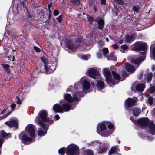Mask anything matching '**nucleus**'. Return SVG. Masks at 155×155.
I'll return each instance as SVG.
<instances>
[{"instance_id":"obj_18","label":"nucleus","mask_w":155,"mask_h":155,"mask_svg":"<svg viewBox=\"0 0 155 155\" xmlns=\"http://www.w3.org/2000/svg\"><path fill=\"white\" fill-rule=\"evenodd\" d=\"M120 151L119 146L118 145H116L111 147L109 151L108 154L110 155L114 153H117L118 151Z\"/></svg>"},{"instance_id":"obj_36","label":"nucleus","mask_w":155,"mask_h":155,"mask_svg":"<svg viewBox=\"0 0 155 155\" xmlns=\"http://www.w3.org/2000/svg\"><path fill=\"white\" fill-rule=\"evenodd\" d=\"M101 51L103 52V55L104 56L106 57L108 53V49L107 48H105L102 49Z\"/></svg>"},{"instance_id":"obj_42","label":"nucleus","mask_w":155,"mask_h":155,"mask_svg":"<svg viewBox=\"0 0 155 155\" xmlns=\"http://www.w3.org/2000/svg\"><path fill=\"white\" fill-rule=\"evenodd\" d=\"M63 15H60L58 17L56 18L58 20V21L59 23H61L62 22V20L63 18Z\"/></svg>"},{"instance_id":"obj_28","label":"nucleus","mask_w":155,"mask_h":155,"mask_svg":"<svg viewBox=\"0 0 155 155\" xmlns=\"http://www.w3.org/2000/svg\"><path fill=\"white\" fill-rule=\"evenodd\" d=\"M27 2H25V1H23L19 3V5L21 8H25L26 9L27 12H28V5L26 3Z\"/></svg>"},{"instance_id":"obj_50","label":"nucleus","mask_w":155,"mask_h":155,"mask_svg":"<svg viewBox=\"0 0 155 155\" xmlns=\"http://www.w3.org/2000/svg\"><path fill=\"white\" fill-rule=\"evenodd\" d=\"M150 91L151 93H154L155 92V87L154 86H152L150 87Z\"/></svg>"},{"instance_id":"obj_44","label":"nucleus","mask_w":155,"mask_h":155,"mask_svg":"<svg viewBox=\"0 0 155 155\" xmlns=\"http://www.w3.org/2000/svg\"><path fill=\"white\" fill-rule=\"evenodd\" d=\"M132 9L133 11L137 13L139 12V8L138 6H134L132 8Z\"/></svg>"},{"instance_id":"obj_51","label":"nucleus","mask_w":155,"mask_h":155,"mask_svg":"<svg viewBox=\"0 0 155 155\" xmlns=\"http://www.w3.org/2000/svg\"><path fill=\"white\" fill-rule=\"evenodd\" d=\"M48 10L49 12L48 13V20H49L51 19L52 16V11L51 9H49Z\"/></svg>"},{"instance_id":"obj_61","label":"nucleus","mask_w":155,"mask_h":155,"mask_svg":"<svg viewBox=\"0 0 155 155\" xmlns=\"http://www.w3.org/2000/svg\"><path fill=\"white\" fill-rule=\"evenodd\" d=\"M97 56L98 58H101L102 57V54L100 52L97 53Z\"/></svg>"},{"instance_id":"obj_48","label":"nucleus","mask_w":155,"mask_h":155,"mask_svg":"<svg viewBox=\"0 0 155 155\" xmlns=\"http://www.w3.org/2000/svg\"><path fill=\"white\" fill-rule=\"evenodd\" d=\"M114 8L116 10L115 13L116 14V15L117 16L118 15V13L119 12L120 10L118 9V8L115 5H114Z\"/></svg>"},{"instance_id":"obj_8","label":"nucleus","mask_w":155,"mask_h":155,"mask_svg":"<svg viewBox=\"0 0 155 155\" xmlns=\"http://www.w3.org/2000/svg\"><path fill=\"white\" fill-rule=\"evenodd\" d=\"M146 57L145 56L138 57L136 58H132L131 59V62L132 64L137 65V67H138L140 64L143 62Z\"/></svg>"},{"instance_id":"obj_29","label":"nucleus","mask_w":155,"mask_h":155,"mask_svg":"<svg viewBox=\"0 0 155 155\" xmlns=\"http://www.w3.org/2000/svg\"><path fill=\"white\" fill-rule=\"evenodd\" d=\"M104 82L101 80H98L96 86L97 88L102 89L104 88Z\"/></svg>"},{"instance_id":"obj_2","label":"nucleus","mask_w":155,"mask_h":155,"mask_svg":"<svg viewBox=\"0 0 155 155\" xmlns=\"http://www.w3.org/2000/svg\"><path fill=\"white\" fill-rule=\"evenodd\" d=\"M78 147L74 144H71L66 148V155H78L79 154Z\"/></svg>"},{"instance_id":"obj_64","label":"nucleus","mask_w":155,"mask_h":155,"mask_svg":"<svg viewBox=\"0 0 155 155\" xmlns=\"http://www.w3.org/2000/svg\"><path fill=\"white\" fill-rule=\"evenodd\" d=\"M143 76V73H141L139 76V79L141 80L142 79Z\"/></svg>"},{"instance_id":"obj_4","label":"nucleus","mask_w":155,"mask_h":155,"mask_svg":"<svg viewBox=\"0 0 155 155\" xmlns=\"http://www.w3.org/2000/svg\"><path fill=\"white\" fill-rule=\"evenodd\" d=\"M104 74L105 77L106 81L107 83L108 84H111L114 85L115 84L114 80L112 78L110 72L108 69L105 68L104 69Z\"/></svg>"},{"instance_id":"obj_15","label":"nucleus","mask_w":155,"mask_h":155,"mask_svg":"<svg viewBox=\"0 0 155 155\" xmlns=\"http://www.w3.org/2000/svg\"><path fill=\"white\" fill-rule=\"evenodd\" d=\"M49 124L44 125L45 128H42L44 130H42L41 128H39L38 132V135L41 137L44 136L47 133V130L49 129Z\"/></svg>"},{"instance_id":"obj_19","label":"nucleus","mask_w":155,"mask_h":155,"mask_svg":"<svg viewBox=\"0 0 155 155\" xmlns=\"http://www.w3.org/2000/svg\"><path fill=\"white\" fill-rule=\"evenodd\" d=\"M63 98L68 103H71L73 102V97L69 94L64 93Z\"/></svg>"},{"instance_id":"obj_14","label":"nucleus","mask_w":155,"mask_h":155,"mask_svg":"<svg viewBox=\"0 0 155 155\" xmlns=\"http://www.w3.org/2000/svg\"><path fill=\"white\" fill-rule=\"evenodd\" d=\"M45 71L48 73H53L56 69L55 66L51 63H47L46 65L44 66Z\"/></svg>"},{"instance_id":"obj_5","label":"nucleus","mask_w":155,"mask_h":155,"mask_svg":"<svg viewBox=\"0 0 155 155\" xmlns=\"http://www.w3.org/2000/svg\"><path fill=\"white\" fill-rule=\"evenodd\" d=\"M18 137L19 139L22 141V143L25 145L28 144L27 142L31 143L33 140L31 137H29L25 134V132L24 131H22L19 134Z\"/></svg>"},{"instance_id":"obj_54","label":"nucleus","mask_w":155,"mask_h":155,"mask_svg":"<svg viewBox=\"0 0 155 155\" xmlns=\"http://www.w3.org/2000/svg\"><path fill=\"white\" fill-rule=\"evenodd\" d=\"M16 105L15 103H13L10 105L11 109L12 110L14 109L16 107Z\"/></svg>"},{"instance_id":"obj_10","label":"nucleus","mask_w":155,"mask_h":155,"mask_svg":"<svg viewBox=\"0 0 155 155\" xmlns=\"http://www.w3.org/2000/svg\"><path fill=\"white\" fill-rule=\"evenodd\" d=\"M150 121L148 118H142L138 119L136 121V123L143 127L149 126Z\"/></svg>"},{"instance_id":"obj_41","label":"nucleus","mask_w":155,"mask_h":155,"mask_svg":"<svg viewBox=\"0 0 155 155\" xmlns=\"http://www.w3.org/2000/svg\"><path fill=\"white\" fill-rule=\"evenodd\" d=\"M147 101L150 105H152L153 103V98L151 97H150L148 99Z\"/></svg>"},{"instance_id":"obj_63","label":"nucleus","mask_w":155,"mask_h":155,"mask_svg":"<svg viewBox=\"0 0 155 155\" xmlns=\"http://www.w3.org/2000/svg\"><path fill=\"white\" fill-rule=\"evenodd\" d=\"M12 110H11L10 111H9L8 112L7 114H5V115H4V117H5L4 118H5V117H7L9 115L11 114V113H12Z\"/></svg>"},{"instance_id":"obj_45","label":"nucleus","mask_w":155,"mask_h":155,"mask_svg":"<svg viewBox=\"0 0 155 155\" xmlns=\"http://www.w3.org/2000/svg\"><path fill=\"white\" fill-rule=\"evenodd\" d=\"M120 5H123L124 4V2L122 0H113Z\"/></svg>"},{"instance_id":"obj_6","label":"nucleus","mask_w":155,"mask_h":155,"mask_svg":"<svg viewBox=\"0 0 155 155\" xmlns=\"http://www.w3.org/2000/svg\"><path fill=\"white\" fill-rule=\"evenodd\" d=\"M10 128L14 127L15 129H18L19 126L18 120L17 119H11L10 121L5 123Z\"/></svg>"},{"instance_id":"obj_25","label":"nucleus","mask_w":155,"mask_h":155,"mask_svg":"<svg viewBox=\"0 0 155 155\" xmlns=\"http://www.w3.org/2000/svg\"><path fill=\"white\" fill-rule=\"evenodd\" d=\"M83 89L84 90L87 91L90 88V83L86 80H85L83 81Z\"/></svg>"},{"instance_id":"obj_13","label":"nucleus","mask_w":155,"mask_h":155,"mask_svg":"<svg viewBox=\"0 0 155 155\" xmlns=\"http://www.w3.org/2000/svg\"><path fill=\"white\" fill-rule=\"evenodd\" d=\"M136 102L135 99L129 97L125 100V105L127 108H130L135 106Z\"/></svg>"},{"instance_id":"obj_38","label":"nucleus","mask_w":155,"mask_h":155,"mask_svg":"<svg viewBox=\"0 0 155 155\" xmlns=\"http://www.w3.org/2000/svg\"><path fill=\"white\" fill-rule=\"evenodd\" d=\"M104 123H106L108 128L110 129H113L114 127V126L113 124L110 122H104Z\"/></svg>"},{"instance_id":"obj_37","label":"nucleus","mask_w":155,"mask_h":155,"mask_svg":"<svg viewBox=\"0 0 155 155\" xmlns=\"http://www.w3.org/2000/svg\"><path fill=\"white\" fill-rule=\"evenodd\" d=\"M66 153V149L64 147L60 148L58 150V153L61 155H64Z\"/></svg>"},{"instance_id":"obj_20","label":"nucleus","mask_w":155,"mask_h":155,"mask_svg":"<svg viewBox=\"0 0 155 155\" xmlns=\"http://www.w3.org/2000/svg\"><path fill=\"white\" fill-rule=\"evenodd\" d=\"M53 109L55 113H62L61 106L59 104H54L53 107Z\"/></svg>"},{"instance_id":"obj_21","label":"nucleus","mask_w":155,"mask_h":155,"mask_svg":"<svg viewBox=\"0 0 155 155\" xmlns=\"http://www.w3.org/2000/svg\"><path fill=\"white\" fill-rule=\"evenodd\" d=\"M125 66L126 70L128 72L131 73L135 71L134 67L128 63H126L125 64Z\"/></svg>"},{"instance_id":"obj_27","label":"nucleus","mask_w":155,"mask_h":155,"mask_svg":"<svg viewBox=\"0 0 155 155\" xmlns=\"http://www.w3.org/2000/svg\"><path fill=\"white\" fill-rule=\"evenodd\" d=\"M1 65L3 67V70L5 72L9 74L10 73V69L9 65L7 64H2Z\"/></svg>"},{"instance_id":"obj_56","label":"nucleus","mask_w":155,"mask_h":155,"mask_svg":"<svg viewBox=\"0 0 155 155\" xmlns=\"http://www.w3.org/2000/svg\"><path fill=\"white\" fill-rule=\"evenodd\" d=\"M128 75H127V74L125 72L124 73H123L122 74V77L123 78H124L123 80L125 79V77H128Z\"/></svg>"},{"instance_id":"obj_33","label":"nucleus","mask_w":155,"mask_h":155,"mask_svg":"<svg viewBox=\"0 0 155 155\" xmlns=\"http://www.w3.org/2000/svg\"><path fill=\"white\" fill-rule=\"evenodd\" d=\"M70 2L74 5L78 6L80 4V0H70Z\"/></svg>"},{"instance_id":"obj_17","label":"nucleus","mask_w":155,"mask_h":155,"mask_svg":"<svg viewBox=\"0 0 155 155\" xmlns=\"http://www.w3.org/2000/svg\"><path fill=\"white\" fill-rule=\"evenodd\" d=\"M148 128L149 133L153 135L155 134V124L153 121H150Z\"/></svg>"},{"instance_id":"obj_26","label":"nucleus","mask_w":155,"mask_h":155,"mask_svg":"<svg viewBox=\"0 0 155 155\" xmlns=\"http://www.w3.org/2000/svg\"><path fill=\"white\" fill-rule=\"evenodd\" d=\"M145 88L144 84L143 83H140L136 86V88L137 91L140 92H142L143 91Z\"/></svg>"},{"instance_id":"obj_49","label":"nucleus","mask_w":155,"mask_h":155,"mask_svg":"<svg viewBox=\"0 0 155 155\" xmlns=\"http://www.w3.org/2000/svg\"><path fill=\"white\" fill-rule=\"evenodd\" d=\"M59 14V12L57 9H54L53 11V15L54 16H57Z\"/></svg>"},{"instance_id":"obj_35","label":"nucleus","mask_w":155,"mask_h":155,"mask_svg":"<svg viewBox=\"0 0 155 155\" xmlns=\"http://www.w3.org/2000/svg\"><path fill=\"white\" fill-rule=\"evenodd\" d=\"M107 59L108 60H115L116 58L114 53H111L106 57Z\"/></svg>"},{"instance_id":"obj_16","label":"nucleus","mask_w":155,"mask_h":155,"mask_svg":"<svg viewBox=\"0 0 155 155\" xmlns=\"http://www.w3.org/2000/svg\"><path fill=\"white\" fill-rule=\"evenodd\" d=\"M71 105L68 102L64 103L61 106L62 113L64 112H68L71 109Z\"/></svg>"},{"instance_id":"obj_46","label":"nucleus","mask_w":155,"mask_h":155,"mask_svg":"<svg viewBox=\"0 0 155 155\" xmlns=\"http://www.w3.org/2000/svg\"><path fill=\"white\" fill-rule=\"evenodd\" d=\"M73 102L74 101H78V102L80 101V99L77 97V96L76 95L74 94L73 96Z\"/></svg>"},{"instance_id":"obj_9","label":"nucleus","mask_w":155,"mask_h":155,"mask_svg":"<svg viewBox=\"0 0 155 155\" xmlns=\"http://www.w3.org/2000/svg\"><path fill=\"white\" fill-rule=\"evenodd\" d=\"M34 126L32 124H28L25 129V132H28L30 136L32 138H34L35 136Z\"/></svg>"},{"instance_id":"obj_52","label":"nucleus","mask_w":155,"mask_h":155,"mask_svg":"<svg viewBox=\"0 0 155 155\" xmlns=\"http://www.w3.org/2000/svg\"><path fill=\"white\" fill-rule=\"evenodd\" d=\"M34 49L35 51L37 52H40L41 51V49L38 47L36 46H34Z\"/></svg>"},{"instance_id":"obj_59","label":"nucleus","mask_w":155,"mask_h":155,"mask_svg":"<svg viewBox=\"0 0 155 155\" xmlns=\"http://www.w3.org/2000/svg\"><path fill=\"white\" fill-rule=\"evenodd\" d=\"M60 118V117L58 115L56 114V115L54 117V119L55 120H58Z\"/></svg>"},{"instance_id":"obj_23","label":"nucleus","mask_w":155,"mask_h":155,"mask_svg":"<svg viewBox=\"0 0 155 155\" xmlns=\"http://www.w3.org/2000/svg\"><path fill=\"white\" fill-rule=\"evenodd\" d=\"M108 149L107 146L106 145L104 144L103 145L99 147L98 150V153H101L106 152Z\"/></svg>"},{"instance_id":"obj_55","label":"nucleus","mask_w":155,"mask_h":155,"mask_svg":"<svg viewBox=\"0 0 155 155\" xmlns=\"http://www.w3.org/2000/svg\"><path fill=\"white\" fill-rule=\"evenodd\" d=\"M130 120L134 123H136V121L137 120H135L133 116L130 117Z\"/></svg>"},{"instance_id":"obj_24","label":"nucleus","mask_w":155,"mask_h":155,"mask_svg":"<svg viewBox=\"0 0 155 155\" xmlns=\"http://www.w3.org/2000/svg\"><path fill=\"white\" fill-rule=\"evenodd\" d=\"M141 110L137 107L134 108L132 110V113L133 115L135 116H138L141 113Z\"/></svg>"},{"instance_id":"obj_43","label":"nucleus","mask_w":155,"mask_h":155,"mask_svg":"<svg viewBox=\"0 0 155 155\" xmlns=\"http://www.w3.org/2000/svg\"><path fill=\"white\" fill-rule=\"evenodd\" d=\"M41 59L42 62L44 63V66H45V65H46L47 63H48L46 62L47 59L45 56H43L41 58Z\"/></svg>"},{"instance_id":"obj_3","label":"nucleus","mask_w":155,"mask_h":155,"mask_svg":"<svg viewBox=\"0 0 155 155\" xmlns=\"http://www.w3.org/2000/svg\"><path fill=\"white\" fill-rule=\"evenodd\" d=\"M147 49V43L142 41H137L133 45L132 51H145Z\"/></svg>"},{"instance_id":"obj_40","label":"nucleus","mask_w":155,"mask_h":155,"mask_svg":"<svg viewBox=\"0 0 155 155\" xmlns=\"http://www.w3.org/2000/svg\"><path fill=\"white\" fill-rule=\"evenodd\" d=\"M10 133H9L8 134H7L4 131L1 130L0 131V135L2 137H7L9 134Z\"/></svg>"},{"instance_id":"obj_31","label":"nucleus","mask_w":155,"mask_h":155,"mask_svg":"<svg viewBox=\"0 0 155 155\" xmlns=\"http://www.w3.org/2000/svg\"><path fill=\"white\" fill-rule=\"evenodd\" d=\"M112 75L115 79L118 80H120L121 77L118 74L115 72L114 71H112Z\"/></svg>"},{"instance_id":"obj_34","label":"nucleus","mask_w":155,"mask_h":155,"mask_svg":"<svg viewBox=\"0 0 155 155\" xmlns=\"http://www.w3.org/2000/svg\"><path fill=\"white\" fill-rule=\"evenodd\" d=\"M15 98L17 99V101L16 102V103L17 104H21V101L23 99L22 96H21L20 95H19L16 96Z\"/></svg>"},{"instance_id":"obj_53","label":"nucleus","mask_w":155,"mask_h":155,"mask_svg":"<svg viewBox=\"0 0 155 155\" xmlns=\"http://www.w3.org/2000/svg\"><path fill=\"white\" fill-rule=\"evenodd\" d=\"M121 49H124L125 50L128 49L129 48L127 45L124 44L121 46Z\"/></svg>"},{"instance_id":"obj_32","label":"nucleus","mask_w":155,"mask_h":155,"mask_svg":"<svg viewBox=\"0 0 155 155\" xmlns=\"http://www.w3.org/2000/svg\"><path fill=\"white\" fill-rule=\"evenodd\" d=\"M106 125H107L106 123H104V122L100 124V128L101 131H104L106 129Z\"/></svg>"},{"instance_id":"obj_58","label":"nucleus","mask_w":155,"mask_h":155,"mask_svg":"<svg viewBox=\"0 0 155 155\" xmlns=\"http://www.w3.org/2000/svg\"><path fill=\"white\" fill-rule=\"evenodd\" d=\"M73 88V86L71 85L67 89V91H71V90Z\"/></svg>"},{"instance_id":"obj_11","label":"nucleus","mask_w":155,"mask_h":155,"mask_svg":"<svg viewBox=\"0 0 155 155\" xmlns=\"http://www.w3.org/2000/svg\"><path fill=\"white\" fill-rule=\"evenodd\" d=\"M65 42L66 47L70 50L73 51L74 49H76L78 48V46H75L72 40L66 39L65 40Z\"/></svg>"},{"instance_id":"obj_60","label":"nucleus","mask_w":155,"mask_h":155,"mask_svg":"<svg viewBox=\"0 0 155 155\" xmlns=\"http://www.w3.org/2000/svg\"><path fill=\"white\" fill-rule=\"evenodd\" d=\"M87 155H93V152L91 150L87 151Z\"/></svg>"},{"instance_id":"obj_39","label":"nucleus","mask_w":155,"mask_h":155,"mask_svg":"<svg viewBox=\"0 0 155 155\" xmlns=\"http://www.w3.org/2000/svg\"><path fill=\"white\" fill-rule=\"evenodd\" d=\"M87 18L88 22H89L91 24H92L93 22L95 20L93 17L89 15H87Z\"/></svg>"},{"instance_id":"obj_57","label":"nucleus","mask_w":155,"mask_h":155,"mask_svg":"<svg viewBox=\"0 0 155 155\" xmlns=\"http://www.w3.org/2000/svg\"><path fill=\"white\" fill-rule=\"evenodd\" d=\"M82 38L81 37H79L77 38L76 39L77 42L80 43L81 41Z\"/></svg>"},{"instance_id":"obj_22","label":"nucleus","mask_w":155,"mask_h":155,"mask_svg":"<svg viewBox=\"0 0 155 155\" xmlns=\"http://www.w3.org/2000/svg\"><path fill=\"white\" fill-rule=\"evenodd\" d=\"M125 41L127 43H130L134 40V35L131 34L127 35L125 37Z\"/></svg>"},{"instance_id":"obj_7","label":"nucleus","mask_w":155,"mask_h":155,"mask_svg":"<svg viewBox=\"0 0 155 155\" xmlns=\"http://www.w3.org/2000/svg\"><path fill=\"white\" fill-rule=\"evenodd\" d=\"M87 72L88 76L94 79L97 78L99 76V72L96 69L92 68H89Z\"/></svg>"},{"instance_id":"obj_62","label":"nucleus","mask_w":155,"mask_h":155,"mask_svg":"<svg viewBox=\"0 0 155 155\" xmlns=\"http://www.w3.org/2000/svg\"><path fill=\"white\" fill-rule=\"evenodd\" d=\"M152 53L153 57L155 58V47L153 48Z\"/></svg>"},{"instance_id":"obj_30","label":"nucleus","mask_w":155,"mask_h":155,"mask_svg":"<svg viewBox=\"0 0 155 155\" xmlns=\"http://www.w3.org/2000/svg\"><path fill=\"white\" fill-rule=\"evenodd\" d=\"M153 73L150 72L148 73L147 76V83H150L153 77Z\"/></svg>"},{"instance_id":"obj_12","label":"nucleus","mask_w":155,"mask_h":155,"mask_svg":"<svg viewBox=\"0 0 155 155\" xmlns=\"http://www.w3.org/2000/svg\"><path fill=\"white\" fill-rule=\"evenodd\" d=\"M94 21L97 22L98 24V29L100 30L103 29L104 25L105 22L104 21L101 17H98L94 20Z\"/></svg>"},{"instance_id":"obj_47","label":"nucleus","mask_w":155,"mask_h":155,"mask_svg":"<svg viewBox=\"0 0 155 155\" xmlns=\"http://www.w3.org/2000/svg\"><path fill=\"white\" fill-rule=\"evenodd\" d=\"M9 107V106H8L7 105H5V108L1 112L0 114H3L7 110V109Z\"/></svg>"},{"instance_id":"obj_1","label":"nucleus","mask_w":155,"mask_h":155,"mask_svg":"<svg viewBox=\"0 0 155 155\" xmlns=\"http://www.w3.org/2000/svg\"><path fill=\"white\" fill-rule=\"evenodd\" d=\"M48 113L45 110H41L39 112L35 120L42 128H45L44 125L48 124L49 125L53 124V120L47 117Z\"/></svg>"}]
</instances>
